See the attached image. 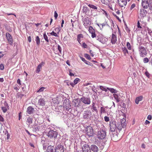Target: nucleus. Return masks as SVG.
I'll return each mask as SVG.
<instances>
[{
    "label": "nucleus",
    "instance_id": "obj_1",
    "mask_svg": "<svg viewBox=\"0 0 152 152\" xmlns=\"http://www.w3.org/2000/svg\"><path fill=\"white\" fill-rule=\"evenodd\" d=\"M126 121L125 119L124 118L118 122L114 121H111L110 123V131L113 132L118 130L120 132L122 128H124L126 127Z\"/></svg>",
    "mask_w": 152,
    "mask_h": 152
},
{
    "label": "nucleus",
    "instance_id": "obj_2",
    "mask_svg": "<svg viewBox=\"0 0 152 152\" xmlns=\"http://www.w3.org/2000/svg\"><path fill=\"white\" fill-rule=\"evenodd\" d=\"M45 133L48 137L50 138L56 139L58 134L56 131L52 130L50 128H47L45 131Z\"/></svg>",
    "mask_w": 152,
    "mask_h": 152
},
{
    "label": "nucleus",
    "instance_id": "obj_3",
    "mask_svg": "<svg viewBox=\"0 0 152 152\" xmlns=\"http://www.w3.org/2000/svg\"><path fill=\"white\" fill-rule=\"evenodd\" d=\"M138 48L139 55L141 57L144 58L147 55V51L146 48L142 46H140Z\"/></svg>",
    "mask_w": 152,
    "mask_h": 152
},
{
    "label": "nucleus",
    "instance_id": "obj_4",
    "mask_svg": "<svg viewBox=\"0 0 152 152\" xmlns=\"http://www.w3.org/2000/svg\"><path fill=\"white\" fill-rule=\"evenodd\" d=\"M84 127L85 128V133L88 137H90L93 136L94 133L92 127L89 125L86 126L85 125L84 126Z\"/></svg>",
    "mask_w": 152,
    "mask_h": 152
},
{
    "label": "nucleus",
    "instance_id": "obj_5",
    "mask_svg": "<svg viewBox=\"0 0 152 152\" xmlns=\"http://www.w3.org/2000/svg\"><path fill=\"white\" fill-rule=\"evenodd\" d=\"M97 40H98L103 44L106 43L107 40V39L103 36L102 34H99L96 37Z\"/></svg>",
    "mask_w": 152,
    "mask_h": 152
},
{
    "label": "nucleus",
    "instance_id": "obj_6",
    "mask_svg": "<svg viewBox=\"0 0 152 152\" xmlns=\"http://www.w3.org/2000/svg\"><path fill=\"white\" fill-rule=\"evenodd\" d=\"M106 135V133L105 131L102 129H100L98 131L97 137L99 139L102 140L105 138Z\"/></svg>",
    "mask_w": 152,
    "mask_h": 152
},
{
    "label": "nucleus",
    "instance_id": "obj_7",
    "mask_svg": "<svg viewBox=\"0 0 152 152\" xmlns=\"http://www.w3.org/2000/svg\"><path fill=\"white\" fill-rule=\"evenodd\" d=\"M81 146H82V150L83 152L89 151L91 152L90 147L85 142H82L81 143Z\"/></svg>",
    "mask_w": 152,
    "mask_h": 152
},
{
    "label": "nucleus",
    "instance_id": "obj_8",
    "mask_svg": "<svg viewBox=\"0 0 152 152\" xmlns=\"http://www.w3.org/2000/svg\"><path fill=\"white\" fill-rule=\"evenodd\" d=\"M92 113L91 112L89 111H85L84 112L83 114V118L84 119H90L91 117Z\"/></svg>",
    "mask_w": 152,
    "mask_h": 152
},
{
    "label": "nucleus",
    "instance_id": "obj_9",
    "mask_svg": "<svg viewBox=\"0 0 152 152\" xmlns=\"http://www.w3.org/2000/svg\"><path fill=\"white\" fill-rule=\"evenodd\" d=\"M63 106L66 108L67 110H69L71 108V107L70 104V103L68 99H65L64 100L63 103Z\"/></svg>",
    "mask_w": 152,
    "mask_h": 152
},
{
    "label": "nucleus",
    "instance_id": "obj_10",
    "mask_svg": "<svg viewBox=\"0 0 152 152\" xmlns=\"http://www.w3.org/2000/svg\"><path fill=\"white\" fill-rule=\"evenodd\" d=\"M80 100L84 104H89L91 103L90 98L83 96L80 98Z\"/></svg>",
    "mask_w": 152,
    "mask_h": 152
},
{
    "label": "nucleus",
    "instance_id": "obj_11",
    "mask_svg": "<svg viewBox=\"0 0 152 152\" xmlns=\"http://www.w3.org/2000/svg\"><path fill=\"white\" fill-rule=\"evenodd\" d=\"M7 39L10 45H12L13 43V40L11 35L8 32L6 34Z\"/></svg>",
    "mask_w": 152,
    "mask_h": 152
},
{
    "label": "nucleus",
    "instance_id": "obj_12",
    "mask_svg": "<svg viewBox=\"0 0 152 152\" xmlns=\"http://www.w3.org/2000/svg\"><path fill=\"white\" fill-rule=\"evenodd\" d=\"M64 149L63 146L60 144L58 145L55 147L54 152H64Z\"/></svg>",
    "mask_w": 152,
    "mask_h": 152
},
{
    "label": "nucleus",
    "instance_id": "obj_13",
    "mask_svg": "<svg viewBox=\"0 0 152 152\" xmlns=\"http://www.w3.org/2000/svg\"><path fill=\"white\" fill-rule=\"evenodd\" d=\"M32 129V131L33 132L37 133V132L39 131L40 129V126L37 124H35L32 126L31 127Z\"/></svg>",
    "mask_w": 152,
    "mask_h": 152
},
{
    "label": "nucleus",
    "instance_id": "obj_14",
    "mask_svg": "<svg viewBox=\"0 0 152 152\" xmlns=\"http://www.w3.org/2000/svg\"><path fill=\"white\" fill-rule=\"evenodd\" d=\"M45 99L43 98H41L38 100V104L39 105L43 106L45 105Z\"/></svg>",
    "mask_w": 152,
    "mask_h": 152
},
{
    "label": "nucleus",
    "instance_id": "obj_15",
    "mask_svg": "<svg viewBox=\"0 0 152 152\" xmlns=\"http://www.w3.org/2000/svg\"><path fill=\"white\" fill-rule=\"evenodd\" d=\"M119 5L121 7L126 6L127 4L126 0H118Z\"/></svg>",
    "mask_w": 152,
    "mask_h": 152
},
{
    "label": "nucleus",
    "instance_id": "obj_16",
    "mask_svg": "<svg viewBox=\"0 0 152 152\" xmlns=\"http://www.w3.org/2000/svg\"><path fill=\"white\" fill-rule=\"evenodd\" d=\"M91 151H92L94 152H98L99 151V148L95 145H91L90 146Z\"/></svg>",
    "mask_w": 152,
    "mask_h": 152
},
{
    "label": "nucleus",
    "instance_id": "obj_17",
    "mask_svg": "<svg viewBox=\"0 0 152 152\" xmlns=\"http://www.w3.org/2000/svg\"><path fill=\"white\" fill-rule=\"evenodd\" d=\"M34 111V109L31 106H29L27 109L26 112L30 115L32 114Z\"/></svg>",
    "mask_w": 152,
    "mask_h": 152
},
{
    "label": "nucleus",
    "instance_id": "obj_18",
    "mask_svg": "<svg viewBox=\"0 0 152 152\" xmlns=\"http://www.w3.org/2000/svg\"><path fill=\"white\" fill-rule=\"evenodd\" d=\"M45 64V62L42 61L37 66L36 69V72L38 73L40 71V69L42 68V66L44 65Z\"/></svg>",
    "mask_w": 152,
    "mask_h": 152
},
{
    "label": "nucleus",
    "instance_id": "obj_19",
    "mask_svg": "<svg viewBox=\"0 0 152 152\" xmlns=\"http://www.w3.org/2000/svg\"><path fill=\"white\" fill-rule=\"evenodd\" d=\"M113 96L117 103L120 101V95L119 94H114Z\"/></svg>",
    "mask_w": 152,
    "mask_h": 152
},
{
    "label": "nucleus",
    "instance_id": "obj_20",
    "mask_svg": "<svg viewBox=\"0 0 152 152\" xmlns=\"http://www.w3.org/2000/svg\"><path fill=\"white\" fill-rule=\"evenodd\" d=\"M117 41V37L115 35L112 34L111 39V42L113 44H114Z\"/></svg>",
    "mask_w": 152,
    "mask_h": 152
},
{
    "label": "nucleus",
    "instance_id": "obj_21",
    "mask_svg": "<svg viewBox=\"0 0 152 152\" xmlns=\"http://www.w3.org/2000/svg\"><path fill=\"white\" fill-rule=\"evenodd\" d=\"M55 148L53 146L49 145L48 146L47 149V152H54Z\"/></svg>",
    "mask_w": 152,
    "mask_h": 152
},
{
    "label": "nucleus",
    "instance_id": "obj_22",
    "mask_svg": "<svg viewBox=\"0 0 152 152\" xmlns=\"http://www.w3.org/2000/svg\"><path fill=\"white\" fill-rule=\"evenodd\" d=\"M147 13V11L143 9H140V16H141L142 17H145Z\"/></svg>",
    "mask_w": 152,
    "mask_h": 152
},
{
    "label": "nucleus",
    "instance_id": "obj_23",
    "mask_svg": "<svg viewBox=\"0 0 152 152\" xmlns=\"http://www.w3.org/2000/svg\"><path fill=\"white\" fill-rule=\"evenodd\" d=\"M33 118L29 117L27 118V120L26 121L27 124L28 125H29L30 124L32 123Z\"/></svg>",
    "mask_w": 152,
    "mask_h": 152
},
{
    "label": "nucleus",
    "instance_id": "obj_24",
    "mask_svg": "<svg viewBox=\"0 0 152 152\" xmlns=\"http://www.w3.org/2000/svg\"><path fill=\"white\" fill-rule=\"evenodd\" d=\"M143 99V96H139L137 97L135 100V102L136 104H138L139 102L142 101Z\"/></svg>",
    "mask_w": 152,
    "mask_h": 152
},
{
    "label": "nucleus",
    "instance_id": "obj_25",
    "mask_svg": "<svg viewBox=\"0 0 152 152\" xmlns=\"http://www.w3.org/2000/svg\"><path fill=\"white\" fill-rule=\"evenodd\" d=\"M83 35L82 34H79L77 35V39L79 43L81 44V39L83 38Z\"/></svg>",
    "mask_w": 152,
    "mask_h": 152
},
{
    "label": "nucleus",
    "instance_id": "obj_26",
    "mask_svg": "<svg viewBox=\"0 0 152 152\" xmlns=\"http://www.w3.org/2000/svg\"><path fill=\"white\" fill-rule=\"evenodd\" d=\"M83 12L86 14L90 12V10L87 7L83 6Z\"/></svg>",
    "mask_w": 152,
    "mask_h": 152
},
{
    "label": "nucleus",
    "instance_id": "obj_27",
    "mask_svg": "<svg viewBox=\"0 0 152 152\" xmlns=\"http://www.w3.org/2000/svg\"><path fill=\"white\" fill-rule=\"evenodd\" d=\"M80 58L86 64L90 66H91L92 64L89 61H87L84 58L81 57H80Z\"/></svg>",
    "mask_w": 152,
    "mask_h": 152
},
{
    "label": "nucleus",
    "instance_id": "obj_28",
    "mask_svg": "<svg viewBox=\"0 0 152 152\" xmlns=\"http://www.w3.org/2000/svg\"><path fill=\"white\" fill-rule=\"evenodd\" d=\"M142 4L144 8L147 9L149 7L148 4H147L146 3L144 2L142 0Z\"/></svg>",
    "mask_w": 152,
    "mask_h": 152
},
{
    "label": "nucleus",
    "instance_id": "obj_29",
    "mask_svg": "<svg viewBox=\"0 0 152 152\" xmlns=\"http://www.w3.org/2000/svg\"><path fill=\"white\" fill-rule=\"evenodd\" d=\"M107 89L112 93H116L118 92V91L117 90L113 88H110L108 87L107 88Z\"/></svg>",
    "mask_w": 152,
    "mask_h": 152
},
{
    "label": "nucleus",
    "instance_id": "obj_30",
    "mask_svg": "<svg viewBox=\"0 0 152 152\" xmlns=\"http://www.w3.org/2000/svg\"><path fill=\"white\" fill-rule=\"evenodd\" d=\"M35 40L36 44L37 45H39L40 44V39L38 36H37L36 37Z\"/></svg>",
    "mask_w": 152,
    "mask_h": 152
},
{
    "label": "nucleus",
    "instance_id": "obj_31",
    "mask_svg": "<svg viewBox=\"0 0 152 152\" xmlns=\"http://www.w3.org/2000/svg\"><path fill=\"white\" fill-rule=\"evenodd\" d=\"M86 4L90 8L95 10H97V8L96 6L92 4H90L88 3H87Z\"/></svg>",
    "mask_w": 152,
    "mask_h": 152
},
{
    "label": "nucleus",
    "instance_id": "obj_32",
    "mask_svg": "<svg viewBox=\"0 0 152 152\" xmlns=\"http://www.w3.org/2000/svg\"><path fill=\"white\" fill-rule=\"evenodd\" d=\"M83 23H85L87 24H90V22L88 18L87 17L85 18L84 20Z\"/></svg>",
    "mask_w": 152,
    "mask_h": 152
},
{
    "label": "nucleus",
    "instance_id": "obj_33",
    "mask_svg": "<svg viewBox=\"0 0 152 152\" xmlns=\"http://www.w3.org/2000/svg\"><path fill=\"white\" fill-rule=\"evenodd\" d=\"M99 87L100 89L102 90V91H104L105 92H107V87L106 86H100Z\"/></svg>",
    "mask_w": 152,
    "mask_h": 152
},
{
    "label": "nucleus",
    "instance_id": "obj_34",
    "mask_svg": "<svg viewBox=\"0 0 152 152\" xmlns=\"http://www.w3.org/2000/svg\"><path fill=\"white\" fill-rule=\"evenodd\" d=\"M122 50L125 55H126V53H128V50L126 47L122 48Z\"/></svg>",
    "mask_w": 152,
    "mask_h": 152
},
{
    "label": "nucleus",
    "instance_id": "obj_35",
    "mask_svg": "<svg viewBox=\"0 0 152 152\" xmlns=\"http://www.w3.org/2000/svg\"><path fill=\"white\" fill-rule=\"evenodd\" d=\"M88 31L90 33L95 32L94 29L93 28L92 26H90L89 27Z\"/></svg>",
    "mask_w": 152,
    "mask_h": 152
},
{
    "label": "nucleus",
    "instance_id": "obj_36",
    "mask_svg": "<svg viewBox=\"0 0 152 152\" xmlns=\"http://www.w3.org/2000/svg\"><path fill=\"white\" fill-rule=\"evenodd\" d=\"M111 0H103L102 1V3L107 5V4H109L110 1Z\"/></svg>",
    "mask_w": 152,
    "mask_h": 152
},
{
    "label": "nucleus",
    "instance_id": "obj_37",
    "mask_svg": "<svg viewBox=\"0 0 152 152\" xmlns=\"http://www.w3.org/2000/svg\"><path fill=\"white\" fill-rule=\"evenodd\" d=\"M100 112L101 113H106V112L105 108L103 107H101L100 108Z\"/></svg>",
    "mask_w": 152,
    "mask_h": 152
},
{
    "label": "nucleus",
    "instance_id": "obj_38",
    "mask_svg": "<svg viewBox=\"0 0 152 152\" xmlns=\"http://www.w3.org/2000/svg\"><path fill=\"white\" fill-rule=\"evenodd\" d=\"M43 37L44 39L45 40V41L47 42H49V40L48 39V37L46 34L45 32L43 34Z\"/></svg>",
    "mask_w": 152,
    "mask_h": 152
},
{
    "label": "nucleus",
    "instance_id": "obj_39",
    "mask_svg": "<svg viewBox=\"0 0 152 152\" xmlns=\"http://www.w3.org/2000/svg\"><path fill=\"white\" fill-rule=\"evenodd\" d=\"M126 46H127V47L128 50H131L132 48H131V47L130 44L129 42H127Z\"/></svg>",
    "mask_w": 152,
    "mask_h": 152
},
{
    "label": "nucleus",
    "instance_id": "obj_40",
    "mask_svg": "<svg viewBox=\"0 0 152 152\" xmlns=\"http://www.w3.org/2000/svg\"><path fill=\"white\" fill-rule=\"evenodd\" d=\"M91 110H92V111L93 112L94 111H95L96 112H97V107L94 106H92Z\"/></svg>",
    "mask_w": 152,
    "mask_h": 152
},
{
    "label": "nucleus",
    "instance_id": "obj_41",
    "mask_svg": "<svg viewBox=\"0 0 152 152\" xmlns=\"http://www.w3.org/2000/svg\"><path fill=\"white\" fill-rule=\"evenodd\" d=\"M7 107H1V110L3 111L4 113H5L7 111Z\"/></svg>",
    "mask_w": 152,
    "mask_h": 152
},
{
    "label": "nucleus",
    "instance_id": "obj_42",
    "mask_svg": "<svg viewBox=\"0 0 152 152\" xmlns=\"http://www.w3.org/2000/svg\"><path fill=\"white\" fill-rule=\"evenodd\" d=\"M80 80L78 78H76L74 80V82L75 84H77L80 81Z\"/></svg>",
    "mask_w": 152,
    "mask_h": 152
},
{
    "label": "nucleus",
    "instance_id": "obj_43",
    "mask_svg": "<svg viewBox=\"0 0 152 152\" xmlns=\"http://www.w3.org/2000/svg\"><path fill=\"white\" fill-rule=\"evenodd\" d=\"M85 57L87 59L90 60L91 59V57L90 55L87 54H84Z\"/></svg>",
    "mask_w": 152,
    "mask_h": 152
},
{
    "label": "nucleus",
    "instance_id": "obj_44",
    "mask_svg": "<svg viewBox=\"0 0 152 152\" xmlns=\"http://www.w3.org/2000/svg\"><path fill=\"white\" fill-rule=\"evenodd\" d=\"M73 102L74 104V105L75 107H78L79 105V103H78V100L77 99L75 100Z\"/></svg>",
    "mask_w": 152,
    "mask_h": 152
},
{
    "label": "nucleus",
    "instance_id": "obj_45",
    "mask_svg": "<svg viewBox=\"0 0 152 152\" xmlns=\"http://www.w3.org/2000/svg\"><path fill=\"white\" fill-rule=\"evenodd\" d=\"M7 134V140L9 139L10 138V134L8 132L7 130H6L5 133V134Z\"/></svg>",
    "mask_w": 152,
    "mask_h": 152
},
{
    "label": "nucleus",
    "instance_id": "obj_46",
    "mask_svg": "<svg viewBox=\"0 0 152 152\" xmlns=\"http://www.w3.org/2000/svg\"><path fill=\"white\" fill-rule=\"evenodd\" d=\"M48 145V143L47 142L44 143L43 144V149L45 150L46 149L47 146Z\"/></svg>",
    "mask_w": 152,
    "mask_h": 152
},
{
    "label": "nucleus",
    "instance_id": "obj_47",
    "mask_svg": "<svg viewBox=\"0 0 152 152\" xmlns=\"http://www.w3.org/2000/svg\"><path fill=\"white\" fill-rule=\"evenodd\" d=\"M50 34L51 35L54 36L55 37H58L57 34L55 32L53 31L52 32L50 33Z\"/></svg>",
    "mask_w": 152,
    "mask_h": 152
},
{
    "label": "nucleus",
    "instance_id": "obj_48",
    "mask_svg": "<svg viewBox=\"0 0 152 152\" xmlns=\"http://www.w3.org/2000/svg\"><path fill=\"white\" fill-rule=\"evenodd\" d=\"M45 88L44 87H42L40 88L39 90L37 91V92H41L43 91Z\"/></svg>",
    "mask_w": 152,
    "mask_h": 152
},
{
    "label": "nucleus",
    "instance_id": "obj_49",
    "mask_svg": "<svg viewBox=\"0 0 152 152\" xmlns=\"http://www.w3.org/2000/svg\"><path fill=\"white\" fill-rule=\"evenodd\" d=\"M149 61V59L147 58H144L143 59V62L144 63H146L148 62Z\"/></svg>",
    "mask_w": 152,
    "mask_h": 152
},
{
    "label": "nucleus",
    "instance_id": "obj_50",
    "mask_svg": "<svg viewBox=\"0 0 152 152\" xmlns=\"http://www.w3.org/2000/svg\"><path fill=\"white\" fill-rule=\"evenodd\" d=\"M148 4L149 10H152V2L149 3Z\"/></svg>",
    "mask_w": 152,
    "mask_h": 152
},
{
    "label": "nucleus",
    "instance_id": "obj_51",
    "mask_svg": "<svg viewBox=\"0 0 152 152\" xmlns=\"http://www.w3.org/2000/svg\"><path fill=\"white\" fill-rule=\"evenodd\" d=\"M57 48L58 51L60 53H61L62 49L60 46L59 45H58L57 46Z\"/></svg>",
    "mask_w": 152,
    "mask_h": 152
},
{
    "label": "nucleus",
    "instance_id": "obj_52",
    "mask_svg": "<svg viewBox=\"0 0 152 152\" xmlns=\"http://www.w3.org/2000/svg\"><path fill=\"white\" fill-rule=\"evenodd\" d=\"M104 120L106 122H108L109 121V118L108 117L105 116L104 117Z\"/></svg>",
    "mask_w": 152,
    "mask_h": 152
},
{
    "label": "nucleus",
    "instance_id": "obj_53",
    "mask_svg": "<svg viewBox=\"0 0 152 152\" xmlns=\"http://www.w3.org/2000/svg\"><path fill=\"white\" fill-rule=\"evenodd\" d=\"M58 16V14L57 12L56 11H55L54 12V16L55 17V18L56 20Z\"/></svg>",
    "mask_w": 152,
    "mask_h": 152
},
{
    "label": "nucleus",
    "instance_id": "obj_54",
    "mask_svg": "<svg viewBox=\"0 0 152 152\" xmlns=\"http://www.w3.org/2000/svg\"><path fill=\"white\" fill-rule=\"evenodd\" d=\"M145 75L148 78L150 77V75L147 71H146L145 72Z\"/></svg>",
    "mask_w": 152,
    "mask_h": 152
},
{
    "label": "nucleus",
    "instance_id": "obj_55",
    "mask_svg": "<svg viewBox=\"0 0 152 152\" xmlns=\"http://www.w3.org/2000/svg\"><path fill=\"white\" fill-rule=\"evenodd\" d=\"M4 105L5 106L4 107H7V108L8 109L9 107V106L8 105V103H7L6 101L4 102Z\"/></svg>",
    "mask_w": 152,
    "mask_h": 152
},
{
    "label": "nucleus",
    "instance_id": "obj_56",
    "mask_svg": "<svg viewBox=\"0 0 152 152\" xmlns=\"http://www.w3.org/2000/svg\"><path fill=\"white\" fill-rule=\"evenodd\" d=\"M82 46L84 48H87V45L85 42L83 43Z\"/></svg>",
    "mask_w": 152,
    "mask_h": 152
},
{
    "label": "nucleus",
    "instance_id": "obj_57",
    "mask_svg": "<svg viewBox=\"0 0 152 152\" xmlns=\"http://www.w3.org/2000/svg\"><path fill=\"white\" fill-rule=\"evenodd\" d=\"M148 34H149L150 35H151V34H152V31L150 29L148 28Z\"/></svg>",
    "mask_w": 152,
    "mask_h": 152
},
{
    "label": "nucleus",
    "instance_id": "obj_58",
    "mask_svg": "<svg viewBox=\"0 0 152 152\" xmlns=\"http://www.w3.org/2000/svg\"><path fill=\"white\" fill-rule=\"evenodd\" d=\"M137 26L138 28H142V27L140 25V23L139 21L137 22Z\"/></svg>",
    "mask_w": 152,
    "mask_h": 152
},
{
    "label": "nucleus",
    "instance_id": "obj_59",
    "mask_svg": "<svg viewBox=\"0 0 152 152\" xmlns=\"http://www.w3.org/2000/svg\"><path fill=\"white\" fill-rule=\"evenodd\" d=\"M106 22H104V23L102 24H100L101 26H102V28L103 27L106 26Z\"/></svg>",
    "mask_w": 152,
    "mask_h": 152
},
{
    "label": "nucleus",
    "instance_id": "obj_60",
    "mask_svg": "<svg viewBox=\"0 0 152 152\" xmlns=\"http://www.w3.org/2000/svg\"><path fill=\"white\" fill-rule=\"evenodd\" d=\"M4 65L2 64H0V69L1 70H3L4 69Z\"/></svg>",
    "mask_w": 152,
    "mask_h": 152
},
{
    "label": "nucleus",
    "instance_id": "obj_61",
    "mask_svg": "<svg viewBox=\"0 0 152 152\" xmlns=\"http://www.w3.org/2000/svg\"><path fill=\"white\" fill-rule=\"evenodd\" d=\"M91 37L92 38H94L96 37V34L95 33V32L91 33Z\"/></svg>",
    "mask_w": 152,
    "mask_h": 152
},
{
    "label": "nucleus",
    "instance_id": "obj_62",
    "mask_svg": "<svg viewBox=\"0 0 152 152\" xmlns=\"http://www.w3.org/2000/svg\"><path fill=\"white\" fill-rule=\"evenodd\" d=\"M135 7V5L134 4H132L130 8V10H132L133 8H134Z\"/></svg>",
    "mask_w": 152,
    "mask_h": 152
},
{
    "label": "nucleus",
    "instance_id": "obj_63",
    "mask_svg": "<svg viewBox=\"0 0 152 152\" xmlns=\"http://www.w3.org/2000/svg\"><path fill=\"white\" fill-rule=\"evenodd\" d=\"M28 41L29 42H31V36H29L27 38Z\"/></svg>",
    "mask_w": 152,
    "mask_h": 152
},
{
    "label": "nucleus",
    "instance_id": "obj_64",
    "mask_svg": "<svg viewBox=\"0 0 152 152\" xmlns=\"http://www.w3.org/2000/svg\"><path fill=\"white\" fill-rule=\"evenodd\" d=\"M0 121L3 122L4 121L3 118L0 115Z\"/></svg>",
    "mask_w": 152,
    "mask_h": 152
}]
</instances>
